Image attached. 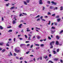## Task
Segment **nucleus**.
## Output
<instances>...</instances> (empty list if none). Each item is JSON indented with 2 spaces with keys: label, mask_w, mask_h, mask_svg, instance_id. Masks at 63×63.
<instances>
[{
  "label": "nucleus",
  "mask_w": 63,
  "mask_h": 63,
  "mask_svg": "<svg viewBox=\"0 0 63 63\" xmlns=\"http://www.w3.org/2000/svg\"><path fill=\"white\" fill-rule=\"evenodd\" d=\"M15 51L16 53H17V52H20L21 51L20 50H17V48H15Z\"/></svg>",
  "instance_id": "1"
},
{
  "label": "nucleus",
  "mask_w": 63,
  "mask_h": 63,
  "mask_svg": "<svg viewBox=\"0 0 63 63\" xmlns=\"http://www.w3.org/2000/svg\"><path fill=\"white\" fill-rule=\"evenodd\" d=\"M51 3L53 5H57V3L53 1H51Z\"/></svg>",
  "instance_id": "2"
},
{
  "label": "nucleus",
  "mask_w": 63,
  "mask_h": 63,
  "mask_svg": "<svg viewBox=\"0 0 63 63\" xmlns=\"http://www.w3.org/2000/svg\"><path fill=\"white\" fill-rule=\"evenodd\" d=\"M55 43V42L54 41H53L51 42L50 44V45L51 46H52V45H53L54 44V43Z\"/></svg>",
  "instance_id": "3"
},
{
  "label": "nucleus",
  "mask_w": 63,
  "mask_h": 63,
  "mask_svg": "<svg viewBox=\"0 0 63 63\" xmlns=\"http://www.w3.org/2000/svg\"><path fill=\"white\" fill-rule=\"evenodd\" d=\"M39 2L40 4H43V2H42V0H39Z\"/></svg>",
  "instance_id": "4"
},
{
  "label": "nucleus",
  "mask_w": 63,
  "mask_h": 63,
  "mask_svg": "<svg viewBox=\"0 0 63 63\" xmlns=\"http://www.w3.org/2000/svg\"><path fill=\"white\" fill-rule=\"evenodd\" d=\"M56 38L57 40H59V39L60 38V37L58 35H57L56 36Z\"/></svg>",
  "instance_id": "5"
},
{
  "label": "nucleus",
  "mask_w": 63,
  "mask_h": 63,
  "mask_svg": "<svg viewBox=\"0 0 63 63\" xmlns=\"http://www.w3.org/2000/svg\"><path fill=\"white\" fill-rule=\"evenodd\" d=\"M25 46V44H21L20 45V47H22V46Z\"/></svg>",
  "instance_id": "6"
},
{
  "label": "nucleus",
  "mask_w": 63,
  "mask_h": 63,
  "mask_svg": "<svg viewBox=\"0 0 63 63\" xmlns=\"http://www.w3.org/2000/svg\"><path fill=\"white\" fill-rule=\"evenodd\" d=\"M5 51H6V49H4L1 51V52L3 53V52H5Z\"/></svg>",
  "instance_id": "7"
},
{
  "label": "nucleus",
  "mask_w": 63,
  "mask_h": 63,
  "mask_svg": "<svg viewBox=\"0 0 63 63\" xmlns=\"http://www.w3.org/2000/svg\"><path fill=\"white\" fill-rule=\"evenodd\" d=\"M29 28H26L27 30V32H29V31H30V30H29Z\"/></svg>",
  "instance_id": "8"
},
{
  "label": "nucleus",
  "mask_w": 63,
  "mask_h": 63,
  "mask_svg": "<svg viewBox=\"0 0 63 63\" xmlns=\"http://www.w3.org/2000/svg\"><path fill=\"white\" fill-rule=\"evenodd\" d=\"M15 9V6H13L10 8V10H13Z\"/></svg>",
  "instance_id": "9"
},
{
  "label": "nucleus",
  "mask_w": 63,
  "mask_h": 63,
  "mask_svg": "<svg viewBox=\"0 0 63 63\" xmlns=\"http://www.w3.org/2000/svg\"><path fill=\"white\" fill-rule=\"evenodd\" d=\"M56 45H59V42L58 41H56Z\"/></svg>",
  "instance_id": "10"
},
{
  "label": "nucleus",
  "mask_w": 63,
  "mask_h": 63,
  "mask_svg": "<svg viewBox=\"0 0 63 63\" xmlns=\"http://www.w3.org/2000/svg\"><path fill=\"white\" fill-rule=\"evenodd\" d=\"M58 8L57 7H56L53 8V10H57Z\"/></svg>",
  "instance_id": "11"
},
{
  "label": "nucleus",
  "mask_w": 63,
  "mask_h": 63,
  "mask_svg": "<svg viewBox=\"0 0 63 63\" xmlns=\"http://www.w3.org/2000/svg\"><path fill=\"white\" fill-rule=\"evenodd\" d=\"M51 33L52 34H53V33H54L55 32V31H53V30H51Z\"/></svg>",
  "instance_id": "12"
},
{
  "label": "nucleus",
  "mask_w": 63,
  "mask_h": 63,
  "mask_svg": "<svg viewBox=\"0 0 63 63\" xmlns=\"http://www.w3.org/2000/svg\"><path fill=\"white\" fill-rule=\"evenodd\" d=\"M22 25V24H21L20 25H19L18 27L19 28H21V26Z\"/></svg>",
  "instance_id": "13"
},
{
  "label": "nucleus",
  "mask_w": 63,
  "mask_h": 63,
  "mask_svg": "<svg viewBox=\"0 0 63 63\" xmlns=\"http://www.w3.org/2000/svg\"><path fill=\"white\" fill-rule=\"evenodd\" d=\"M57 21H58V22H59V21H60V20H61V19L58 18L57 19Z\"/></svg>",
  "instance_id": "14"
},
{
  "label": "nucleus",
  "mask_w": 63,
  "mask_h": 63,
  "mask_svg": "<svg viewBox=\"0 0 63 63\" xmlns=\"http://www.w3.org/2000/svg\"><path fill=\"white\" fill-rule=\"evenodd\" d=\"M24 3L25 5H27V3L26 1H24Z\"/></svg>",
  "instance_id": "15"
},
{
  "label": "nucleus",
  "mask_w": 63,
  "mask_h": 63,
  "mask_svg": "<svg viewBox=\"0 0 63 63\" xmlns=\"http://www.w3.org/2000/svg\"><path fill=\"white\" fill-rule=\"evenodd\" d=\"M0 29L1 30H2L3 29V28L1 26H0Z\"/></svg>",
  "instance_id": "16"
},
{
  "label": "nucleus",
  "mask_w": 63,
  "mask_h": 63,
  "mask_svg": "<svg viewBox=\"0 0 63 63\" xmlns=\"http://www.w3.org/2000/svg\"><path fill=\"white\" fill-rule=\"evenodd\" d=\"M13 31V30H10L8 31V32H12Z\"/></svg>",
  "instance_id": "17"
},
{
  "label": "nucleus",
  "mask_w": 63,
  "mask_h": 63,
  "mask_svg": "<svg viewBox=\"0 0 63 63\" xmlns=\"http://www.w3.org/2000/svg\"><path fill=\"white\" fill-rule=\"evenodd\" d=\"M4 44L3 43H0V46H3V45H4Z\"/></svg>",
  "instance_id": "18"
},
{
  "label": "nucleus",
  "mask_w": 63,
  "mask_h": 63,
  "mask_svg": "<svg viewBox=\"0 0 63 63\" xmlns=\"http://www.w3.org/2000/svg\"><path fill=\"white\" fill-rule=\"evenodd\" d=\"M58 60V58H55L54 59V60L55 61H57Z\"/></svg>",
  "instance_id": "19"
},
{
  "label": "nucleus",
  "mask_w": 63,
  "mask_h": 63,
  "mask_svg": "<svg viewBox=\"0 0 63 63\" xmlns=\"http://www.w3.org/2000/svg\"><path fill=\"white\" fill-rule=\"evenodd\" d=\"M30 0H26V2L27 3H29Z\"/></svg>",
  "instance_id": "20"
},
{
  "label": "nucleus",
  "mask_w": 63,
  "mask_h": 63,
  "mask_svg": "<svg viewBox=\"0 0 63 63\" xmlns=\"http://www.w3.org/2000/svg\"><path fill=\"white\" fill-rule=\"evenodd\" d=\"M16 22V21L14 20H13V24H15Z\"/></svg>",
  "instance_id": "21"
},
{
  "label": "nucleus",
  "mask_w": 63,
  "mask_h": 63,
  "mask_svg": "<svg viewBox=\"0 0 63 63\" xmlns=\"http://www.w3.org/2000/svg\"><path fill=\"white\" fill-rule=\"evenodd\" d=\"M60 8H61V9H60V10H61V11H62V10H63V7H62V6H61Z\"/></svg>",
  "instance_id": "22"
},
{
  "label": "nucleus",
  "mask_w": 63,
  "mask_h": 63,
  "mask_svg": "<svg viewBox=\"0 0 63 63\" xmlns=\"http://www.w3.org/2000/svg\"><path fill=\"white\" fill-rule=\"evenodd\" d=\"M59 16L58 15L57 16H56V18H59Z\"/></svg>",
  "instance_id": "23"
},
{
  "label": "nucleus",
  "mask_w": 63,
  "mask_h": 63,
  "mask_svg": "<svg viewBox=\"0 0 63 63\" xmlns=\"http://www.w3.org/2000/svg\"><path fill=\"white\" fill-rule=\"evenodd\" d=\"M37 38L38 39H40V38H41V37H40V36H37Z\"/></svg>",
  "instance_id": "24"
},
{
  "label": "nucleus",
  "mask_w": 63,
  "mask_h": 63,
  "mask_svg": "<svg viewBox=\"0 0 63 63\" xmlns=\"http://www.w3.org/2000/svg\"><path fill=\"white\" fill-rule=\"evenodd\" d=\"M40 46L42 47H44V45L43 44H41L40 45Z\"/></svg>",
  "instance_id": "25"
},
{
  "label": "nucleus",
  "mask_w": 63,
  "mask_h": 63,
  "mask_svg": "<svg viewBox=\"0 0 63 63\" xmlns=\"http://www.w3.org/2000/svg\"><path fill=\"white\" fill-rule=\"evenodd\" d=\"M10 4V3H9L8 4H6V6H8Z\"/></svg>",
  "instance_id": "26"
},
{
  "label": "nucleus",
  "mask_w": 63,
  "mask_h": 63,
  "mask_svg": "<svg viewBox=\"0 0 63 63\" xmlns=\"http://www.w3.org/2000/svg\"><path fill=\"white\" fill-rule=\"evenodd\" d=\"M47 3L48 4H50V1H47Z\"/></svg>",
  "instance_id": "27"
},
{
  "label": "nucleus",
  "mask_w": 63,
  "mask_h": 63,
  "mask_svg": "<svg viewBox=\"0 0 63 63\" xmlns=\"http://www.w3.org/2000/svg\"><path fill=\"white\" fill-rule=\"evenodd\" d=\"M40 48V47H38L37 48H36V49H39Z\"/></svg>",
  "instance_id": "28"
},
{
  "label": "nucleus",
  "mask_w": 63,
  "mask_h": 63,
  "mask_svg": "<svg viewBox=\"0 0 63 63\" xmlns=\"http://www.w3.org/2000/svg\"><path fill=\"white\" fill-rule=\"evenodd\" d=\"M40 16L39 15H38V16H36V18H39V17H40Z\"/></svg>",
  "instance_id": "29"
},
{
  "label": "nucleus",
  "mask_w": 63,
  "mask_h": 63,
  "mask_svg": "<svg viewBox=\"0 0 63 63\" xmlns=\"http://www.w3.org/2000/svg\"><path fill=\"white\" fill-rule=\"evenodd\" d=\"M53 52L54 53V54H56V52L55 51H53Z\"/></svg>",
  "instance_id": "30"
},
{
  "label": "nucleus",
  "mask_w": 63,
  "mask_h": 63,
  "mask_svg": "<svg viewBox=\"0 0 63 63\" xmlns=\"http://www.w3.org/2000/svg\"><path fill=\"white\" fill-rule=\"evenodd\" d=\"M22 14H23V15H25L26 16H27V14H26V13H22Z\"/></svg>",
  "instance_id": "31"
},
{
  "label": "nucleus",
  "mask_w": 63,
  "mask_h": 63,
  "mask_svg": "<svg viewBox=\"0 0 63 63\" xmlns=\"http://www.w3.org/2000/svg\"><path fill=\"white\" fill-rule=\"evenodd\" d=\"M35 45L36 46H40V45L39 44H35Z\"/></svg>",
  "instance_id": "32"
},
{
  "label": "nucleus",
  "mask_w": 63,
  "mask_h": 63,
  "mask_svg": "<svg viewBox=\"0 0 63 63\" xmlns=\"http://www.w3.org/2000/svg\"><path fill=\"white\" fill-rule=\"evenodd\" d=\"M37 21H40V18H39L37 19Z\"/></svg>",
  "instance_id": "33"
},
{
  "label": "nucleus",
  "mask_w": 63,
  "mask_h": 63,
  "mask_svg": "<svg viewBox=\"0 0 63 63\" xmlns=\"http://www.w3.org/2000/svg\"><path fill=\"white\" fill-rule=\"evenodd\" d=\"M12 27L11 26H9L7 27V28H11Z\"/></svg>",
  "instance_id": "34"
},
{
  "label": "nucleus",
  "mask_w": 63,
  "mask_h": 63,
  "mask_svg": "<svg viewBox=\"0 0 63 63\" xmlns=\"http://www.w3.org/2000/svg\"><path fill=\"white\" fill-rule=\"evenodd\" d=\"M63 32V30H62L60 32V34H61V33H62V32Z\"/></svg>",
  "instance_id": "35"
},
{
  "label": "nucleus",
  "mask_w": 63,
  "mask_h": 63,
  "mask_svg": "<svg viewBox=\"0 0 63 63\" xmlns=\"http://www.w3.org/2000/svg\"><path fill=\"white\" fill-rule=\"evenodd\" d=\"M28 35L29 37H31L32 36V35L30 34H29Z\"/></svg>",
  "instance_id": "36"
},
{
  "label": "nucleus",
  "mask_w": 63,
  "mask_h": 63,
  "mask_svg": "<svg viewBox=\"0 0 63 63\" xmlns=\"http://www.w3.org/2000/svg\"><path fill=\"white\" fill-rule=\"evenodd\" d=\"M30 52V51H28L26 52V54H28Z\"/></svg>",
  "instance_id": "37"
},
{
  "label": "nucleus",
  "mask_w": 63,
  "mask_h": 63,
  "mask_svg": "<svg viewBox=\"0 0 63 63\" xmlns=\"http://www.w3.org/2000/svg\"><path fill=\"white\" fill-rule=\"evenodd\" d=\"M33 47V45H32L31 47H30V48H32V47Z\"/></svg>",
  "instance_id": "38"
},
{
  "label": "nucleus",
  "mask_w": 63,
  "mask_h": 63,
  "mask_svg": "<svg viewBox=\"0 0 63 63\" xmlns=\"http://www.w3.org/2000/svg\"><path fill=\"white\" fill-rule=\"evenodd\" d=\"M36 29H37L38 30H40V28L37 27L36 28Z\"/></svg>",
  "instance_id": "39"
},
{
  "label": "nucleus",
  "mask_w": 63,
  "mask_h": 63,
  "mask_svg": "<svg viewBox=\"0 0 63 63\" xmlns=\"http://www.w3.org/2000/svg\"><path fill=\"white\" fill-rule=\"evenodd\" d=\"M6 46H8V47H9V45L8 43H7L6 44Z\"/></svg>",
  "instance_id": "40"
},
{
  "label": "nucleus",
  "mask_w": 63,
  "mask_h": 63,
  "mask_svg": "<svg viewBox=\"0 0 63 63\" xmlns=\"http://www.w3.org/2000/svg\"><path fill=\"white\" fill-rule=\"evenodd\" d=\"M25 36L26 38H27L28 37L27 36V35H25Z\"/></svg>",
  "instance_id": "41"
},
{
  "label": "nucleus",
  "mask_w": 63,
  "mask_h": 63,
  "mask_svg": "<svg viewBox=\"0 0 63 63\" xmlns=\"http://www.w3.org/2000/svg\"><path fill=\"white\" fill-rule=\"evenodd\" d=\"M39 59H40V60H42V57H40L39 58Z\"/></svg>",
  "instance_id": "42"
},
{
  "label": "nucleus",
  "mask_w": 63,
  "mask_h": 63,
  "mask_svg": "<svg viewBox=\"0 0 63 63\" xmlns=\"http://www.w3.org/2000/svg\"><path fill=\"white\" fill-rule=\"evenodd\" d=\"M52 16H55V14H54L52 15Z\"/></svg>",
  "instance_id": "43"
},
{
  "label": "nucleus",
  "mask_w": 63,
  "mask_h": 63,
  "mask_svg": "<svg viewBox=\"0 0 63 63\" xmlns=\"http://www.w3.org/2000/svg\"><path fill=\"white\" fill-rule=\"evenodd\" d=\"M43 16H41L40 17V19L42 20L43 19Z\"/></svg>",
  "instance_id": "44"
},
{
  "label": "nucleus",
  "mask_w": 63,
  "mask_h": 63,
  "mask_svg": "<svg viewBox=\"0 0 63 63\" xmlns=\"http://www.w3.org/2000/svg\"><path fill=\"white\" fill-rule=\"evenodd\" d=\"M45 59H47V56H46L45 57Z\"/></svg>",
  "instance_id": "45"
},
{
  "label": "nucleus",
  "mask_w": 63,
  "mask_h": 63,
  "mask_svg": "<svg viewBox=\"0 0 63 63\" xmlns=\"http://www.w3.org/2000/svg\"><path fill=\"white\" fill-rule=\"evenodd\" d=\"M59 49H58L57 50V52H59Z\"/></svg>",
  "instance_id": "46"
},
{
  "label": "nucleus",
  "mask_w": 63,
  "mask_h": 63,
  "mask_svg": "<svg viewBox=\"0 0 63 63\" xmlns=\"http://www.w3.org/2000/svg\"><path fill=\"white\" fill-rule=\"evenodd\" d=\"M49 23H48V25H50V21H49Z\"/></svg>",
  "instance_id": "47"
},
{
  "label": "nucleus",
  "mask_w": 63,
  "mask_h": 63,
  "mask_svg": "<svg viewBox=\"0 0 63 63\" xmlns=\"http://www.w3.org/2000/svg\"><path fill=\"white\" fill-rule=\"evenodd\" d=\"M51 47H50V48H52L53 47V46L52 45V46H51Z\"/></svg>",
  "instance_id": "48"
},
{
  "label": "nucleus",
  "mask_w": 63,
  "mask_h": 63,
  "mask_svg": "<svg viewBox=\"0 0 63 63\" xmlns=\"http://www.w3.org/2000/svg\"><path fill=\"white\" fill-rule=\"evenodd\" d=\"M48 39H49V40H51V38H50V37H48Z\"/></svg>",
  "instance_id": "49"
},
{
  "label": "nucleus",
  "mask_w": 63,
  "mask_h": 63,
  "mask_svg": "<svg viewBox=\"0 0 63 63\" xmlns=\"http://www.w3.org/2000/svg\"><path fill=\"white\" fill-rule=\"evenodd\" d=\"M14 56H16V53H14Z\"/></svg>",
  "instance_id": "50"
},
{
  "label": "nucleus",
  "mask_w": 63,
  "mask_h": 63,
  "mask_svg": "<svg viewBox=\"0 0 63 63\" xmlns=\"http://www.w3.org/2000/svg\"><path fill=\"white\" fill-rule=\"evenodd\" d=\"M41 20L42 21H46V20H45V19H42Z\"/></svg>",
  "instance_id": "51"
},
{
  "label": "nucleus",
  "mask_w": 63,
  "mask_h": 63,
  "mask_svg": "<svg viewBox=\"0 0 63 63\" xmlns=\"http://www.w3.org/2000/svg\"><path fill=\"white\" fill-rule=\"evenodd\" d=\"M20 60H22L23 59V58L22 57H21L20 58Z\"/></svg>",
  "instance_id": "52"
},
{
  "label": "nucleus",
  "mask_w": 63,
  "mask_h": 63,
  "mask_svg": "<svg viewBox=\"0 0 63 63\" xmlns=\"http://www.w3.org/2000/svg\"><path fill=\"white\" fill-rule=\"evenodd\" d=\"M10 55L12 56H13V54H12V53H11V52H10Z\"/></svg>",
  "instance_id": "53"
},
{
  "label": "nucleus",
  "mask_w": 63,
  "mask_h": 63,
  "mask_svg": "<svg viewBox=\"0 0 63 63\" xmlns=\"http://www.w3.org/2000/svg\"><path fill=\"white\" fill-rule=\"evenodd\" d=\"M32 52H35V51H34V50H32Z\"/></svg>",
  "instance_id": "54"
},
{
  "label": "nucleus",
  "mask_w": 63,
  "mask_h": 63,
  "mask_svg": "<svg viewBox=\"0 0 63 63\" xmlns=\"http://www.w3.org/2000/svg\"><path fill=\"white\" fill-rule=\"evenodd\" d=\"M22 16V14L21 13L19 15V16Z\"/></svg>",
  "instance_id": "55"
},
{
  "label": "nucleus",
  "mask_w": 63,
  "mask_h": 63,
  "mask_svg": "<svg viewBox=\"0 0 63 63\" xmlns=\"http://www.w3.org/2000/svg\"><path fill=\"white\" fill-rule=\"evenodd\" d=\"M51 29H55V27H52L51 28Z\"/></svg>",
  "instance_id": "56"
},
{
  "label": "nucleus",
  "mask_w": 63,
  "mask_h": 63,
  "mask_svg": "<svg viewBox=\"0 0 63 63\" xmlns=\"http://www.w3.org/2000/svg\"><path fill=\"white\" fill-rule=\"evenodd\" d=\"M45 18H47V16H45L44 17Z\"/></svg>",
  "instance_id": "57"
},
{
  "label": "nucleus",
  "mask_w": 63,
  "mask_h": 63,
  "mask_svg": "<svg viewBox=\"0 0 63 63\" xmlns=\"http://www.w3.org/2000/svg\"><path fill=\"white\" fill-rule=\"evenodd\" d=\"M49 57H50L51 56V54H49Z\"/></svg>",
  "instance_id": "58"
},
{
  "label": "nucleus",
  "mask_w": 63,
  "mask_h": 63,
  "mask_svg": "<svg viewBox=\"0 0 63 63\" xmlns=\"http://www.w3.org/2000/svg\"><path fill=\"white\" fill-rule=\"evenodd\" d=\"M48 15H51V14L49 12H48Z\"/></svg>",
  "instance_id": "59"
},
{
  "label": "nucleus",
  "mask_w": 63,
  "mask_h": 63,
  "mask_svg": "<svg viewBox=\"0 0 63 63\" xmlns=\"http://www.w3.org/2000/svg\"><path fill=\"white\" fill-rule=\"evenodd\" d=\"M28 39L29 40H31V38H30V37H29V38Z\"/></svg>",
  "instance_id": "60"
},
{
  "label": "nucleus",
  "mask_w": 63,
  "mask_h": 63,
  "mask_svg": "<svg viewBox=\"0 0 63 63\" xmlns=\"http://www.w3.org/2000/svg\"><path fill=\"white\" fill-rule=\"evenodd\" d=\"M54 23H55V25H57V24L56 22H54Z\"/></svg>",
  "instance_id": "61"
},
{
  "label": "nucleus",
  "mask_w": 63,
  "mask_h": 63,
  "mask_svg": "<svg viewBox=\"0 0 63 63\" xmlns=\"http://www.w3.org/2000/svg\"><path fill=\"white\" fill-rule=\"evenodd\" d=\"M29 42V41H26V43H28Z\"/></svg>",
  "instance_id": "62"
},
{
  "label": "nucleus",
  "mask_w": 63,
  "mask_h": 63,
  "mask_svg": "<svg viewBox=\"0 0 63 63\" xmlns=\"http://www.w3.org/2000/svg\"><path fill=\"white\" fill-rule=\"evenodd\" d=\"M49 62H50L51 63H53V62H52V61H49Z\"/></svg>",
  "instance_id": "63"
},
{
  "label": "nucleus",
  "mask_w": 63,
  "mask_h": 63,
  "mask_svg": "<svg viewBox=\"0 0 63 63\" xmlns=\"http://www.w3.org/2000/svg\"><path fill=\"white\" fill-rule=\"evenodd\" d=\"M19 39H20V40H23V38H19Z\"/></svg>",
  "instance_id": "64"
}]
</instances>
